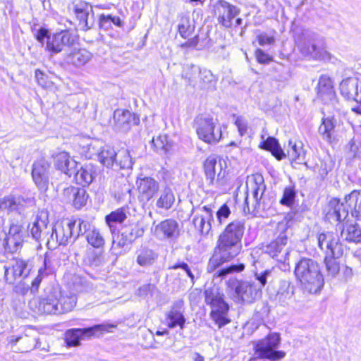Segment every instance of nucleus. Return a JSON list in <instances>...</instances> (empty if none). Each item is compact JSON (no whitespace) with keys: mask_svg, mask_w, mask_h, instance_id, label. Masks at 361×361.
Returning <instances> with one entry per match:
<instances>
[{"mask_svg":"<svg viewBox=\"0 0 361 361\" xmlns=\"http://www.w3.org/2000/svg\"><path fill=\"white\" fill-rule=\"evenodd\" d=\"M245 231V224L241 221L230 223L219 235L215 252L210 258L207 271H214L224 262H228L236 257L241 251V239Z\"/></svg>","mask_w":361,"mask_h":361,"instance_id":"f257e3e1","label":"nucleus"},{"mask_svg":"<svg viewBox=\"0 0 361 361\" xmlns=\"http://www.w3.org/2000/svg\"><path fill=\"white\" fill-rule=\"evenodd\" d=\"M345 202L339 199L332 198L327 206L326 214L329 221L341 222L350 212L352 216L361 221V194L359 190H353L345 197Z\"/></svg>","mask_w":361,"mask_h":361,"instance_id":"f03ea898","label":"nucleus"},{"mask_svg":"<svg viewBox=\"0 0 361 361\" xmlns=\"http://www.w3.org/2000/svg\"><path fill=\"white\" fill-rule=\"evenodd\" d=\"M303 288L310 293H317L324 286V278L319 264L310 258H302L294 271Z\"/></svg>","mask_w":361,"mask_h":361,"instance_id":"7ed1b4c3","label":"nucleus"},{"mask_svg":"<svg viewBox=\"0 0 361 361\" xmlns=\"http://www.w3.org/2000/svg\"><path fill=\"white\" fill-rule=\"evenodd\" d=\"M204 302L212 310L210 317L219 328L226 325L230 319L226 317L228 305L224 300V295L216 285L206 287L204 291Z\"/></svg>","mask_w":361,"mask_h":361,"instance_id":"20e7f679","label":"nucleus"},{"mask_svg":"<svg viewBox=\"0 0 361 361\" xmlns=\"http://www.w3.org/2000/svg\"><path fill=\"white\" fill-rule=\"evenodd\" d=\"M178 32L183 38H188L186 45L201 50L209 46L208 30L202 24H179Z\"/></svg>","mask_w":361,"mask_h":361,"instance_id":"39448f33","label":"nucleus"},{"mask_svg":"<svg viewBox=\"0 0 361 361\" xmlns=\"http://www.w3.org/2000/svg\"><path fill=\"white\" fill-rule=\"evenodd\" d=\"M287 229L288 222L286 221L279 222L277 226V231L280 232L279 235L264 248V252L272 258L284 264L288 261L289 258V250L285 247L288 241Z\"/></svg>","mask_w":361,"mask_h":361,"instance_id":"423d86ee","label":"nucleus"},{"mask_svg":"<svg viewBox=\"0 0 361 361\" xmlns=\"http://www.w3.org/2000/svg\"><path fill=\"white\" fill-rule=\"evenodd\" d=\"M74 221L71 219H63L56 221L53 226H49L47 233H50L47 238V246L54 249L59 245H66L71 240H73Z\"/></svg>","mask_w":361,"mask_h":361,"instance_id":"0eeeda50","label":"nucleus"},{"mask_svg":"<svg viewBox=\"0 0 361 361\" xmlns=\"http://www.w3.org/2000/svg\"><path fill=\"white\" fill-rule=\"evenodd\" d=\"M195 122L197 136L204 142L216 144L221 138V129L213 118L200 116L196 118Z\"/></svg>","mask_w":361,"mask_h":361,"instance_id":"6e6552de","label":"nucleus"},{"mask_svg":"<svg viewBox=\"0 0 361 361\" xmlns=\"http://www.w3.org/2000/svg\"><path fill=\"white\" fill-rule=\"evenodd\" d=\"M280 341V336L276 333L270 334L259 341L255 346L258 357L270 361H278L283 358L286 356V353L277 350Z\"/></svg>","mask_w":361,"mask_h":361,"instance_id":"1a4fd4ad","label":"nucleus"},{"mask_svg":"<svg viewBox=\"0 0 361 361\" xmlns=\"http://www.w3.org/2000/svg\"><path fill=\"white\" fill-rule=\"evenodd\" d=\"M298 48L305 56L320 60L329 58L323 39L315 34L303 35V38L298 43Z\"/></svg>","mask_w":361,"mask_h":361,"instance_id":"9d476101","label":"nucleus"},{"mask_svg":"<svg viewBox=\"0 0 361 361\" xmlns=\"http://www.w3.org/2000/svg\"><path fill=\"white\" fill-rule=\"evenodd\" d=\"M32 269L30 260L14 257L4 266V278L9 284L21 282L29 276Z\"/></svg>","mask_w":361,"mask_h":361,"instance_id":"9b49d317","label":"nucleus"},{"mask_svg":"<svg viewBox=\"0 0 361 361\" xmlns=\"http://www.w3.org/2000/svg\"><path fill=\"white\" fill-rule=\"evenodd\" d=\"M181 228L179 223L170 218L155 224L151 227L152 235L161 242H175L180 235Z\"/></svg>","mask_w":361,"mask_h":361,"instance_id":"f8f14e48","label":"nucleus"},{"mask_svg":"<svg viewBox=\"0 0 361 361\" xmlns=\"http://www.w3.org/2000/svg\"><path fill=\"white\" fill-rule=\"evenodd\" d=\"M227 286L235 293L238 300L243 302L251 303L260 297L262 290L257 284L251 281H238L235 278H230Z\"/></svg>","mask_w":361,"mask_h":361,"instance_id":"ddd939ff","label":"nucleus"},{"mask_svg":"<svg viewBox=\"0 0 361 361\" xmlns=\"http://www.w3.org/2000/svg\"><path fill=\"white\" fill-rule=\"evenodd\" d=\"M248 191L252 195V207L249 206L250 197L248 194L245 199L243 211L245 213L254 212L257 209L259 205V201L266 190L264 180L263 176L259 173L253 174L249 182L247 183Z\"/></svg>","mask_w":361,"mask_h":361,"instance_id":"4468645a","label":"nucleus"},{"mask_svg":"<svg viewBox=\"0 0 361 361\" xmlns=\"http://www.w3.org/2000/svg\"><path fill=\"white\" fill-rule=\"evenodd\" d=\"M317 244L325 257H341L343 254V245L337 233L323 231L317 235Z\"/></svg>","mask_w":361,"mask_h":361,"instance_id":"2eb2a0df","label":"nucleus"},{"mask_svg":"<svg viewBox=\"0 0 361 361\" xmlns=\"http://www.w3.org/2000/svg\"><path fill=\"white\" fill-rule=\"evenodd\" d=\"M340 92L346 99L357 103L352 111L361 115V75L343 79L340 83Z\"/></svg>","mask_w":361,"mask_h":361,"instance_id":"dca6fc26","label":"nucleus"},{"mask_svg":"<svg viewBox=\"0 0 361 361\" xmlns=\"http://www.w3.org/2000/svg\"><path fill=\"white\" fill-rule=\"evenodd\" d=\"M78 39L75 30H65L54 34L48 38L46 50L53 54L61 52L64 47L73 46Z\"/></svg>","mask_w":361,"mask_h":361,"instance_id":"f3484780","label":"nucleus"},{"mask_svg":"<svg viewBox=\"0 0 361 361\" xmlns=\"http://www.w3.org/2000/svg\"><path fill=\"white\" fill-rule=\"evenodd\" d=\"M114 326L112 324H102L89 328L72 329L66 331V341L68 345L76 346L79 345L81 339L91 336H99Z\"/></svg>","mask_w":361,"mask_h":361,"instance_id":"a211bd4d","label":"nucleus"},{"mask_svg":"<svg viewBox=\"0 0 361 361\" xmlns=\"http://www.w3.org/2000/svg\"><path fill=\"white\" fill-rule=\"evenodd\" d=\"M57 289L53 288L37 299L30 302V307L38 314H59Z\"/></svg>","mask_w":361,"mask_h":361,"instance_id":"6ab92c4d","label":"nucleus"},{"mask_svg":"<svg viewBox=\"0 0 361 361\" xmlns=\"http://www.w3.org/2000/svg\"><path fill=\"white\" fill-rule=\"evenodd\" d=\"M51 164L44 159L34 161L32 169V178L37 187L42 191L48 189L51 178Z\"/></svg>","mask_w":361,"mask_h":361,"instance_id":"aec40b11","label":"nucleus"},{"mask_svg":"<svg viewBox=\"0 0 361 361\" xmlns=\"http://www.w3.org/2000/svg\"><path fill=\"white\" fill-rule=\"evenodd\" d=\"M138 197L142 201L149 202L159 192V182L151 176L140 174L135 181Z\"/></svg>","mask_w":361,"mask_h":361,"instance_id":"412c9836","label":"nucleus"},{"mask_svg":"<svg viewBox=\"0 0 361 361\" xmlns=\"http://www.w3.org/2000/svg\"><path fill=\"white\" fill-rule=\"evenodd\" d=\"M23 243V231L22 226L12 224L10 226L4 246L6 252L13 253L21 249Z\"/></svg>","mask_w":361,"mask_h":361,"instance_id":"4be33fe9","label":"nucleus"},{"mask_svg":"<svg viewBox=\"0 0 361 361\" xmlns=\"http://www.w3.org/2000/svg\"><path fill=\"white\" fill-rule=\"evenodd\" d=\"M114 121L116 130L126 132L133 125H137L140 119L128 110L117 109L114 114Z\"/></svg>","mask_w":361,"mask_h":361,"instance_id":"5701e85b","label":"nucleus"},{"mask_svg":"<svg viewBox=\"0 0 361 361\" xmlns=\"http://www.w3.org/2000/svg\"><path fill=\"white\" fill-rule=\"evenodd\" d=\"M214 221L213 213L210 207H202L192 219V223L196 229L202 235H207L212 229V222Z\"/></svg>","mask_w":361,"mask_h":361,"instance_id":"b1692460","label":"nucleus"},{"mask_svg":"<svg viewBox=\"0 0 361 361\" xmlns=\"http://www.w3.org/2000/svg\"><path fill=\"white\" fill-rule=\"evenodd\" d=\"M8 344L16 353H27L36 347L37 339L27 335L11 336Z\"/></svg>","mask_w":361,"mask_h":361,"instance_id":"393cba45","label":"nucleus"},{"mask_svg":"<svg viewBox=\"0 0 361 361\" xmlns=\"http://www.w3.org/2000/svg\"><path fill=\"white\" fill-rule=\"evenodd\" d=\"M48 215L45 212H42L37 215L35 221L30 228V233L36 240H46L49 237L50 233H47L49 229L48 226Z\"/></svg>","mask_w":361,"mask_h":361,"instance_id":"a878e982","label":"nucleus"},{"mask_svg":"<svg viewBox=\"0 0 361 361\" xmlns=\"http://www.w3.org/2000/svg\"><path fill=\"white\" fill-rule=\"evenodd\" d=\"M215 15L219 23L231 22L239 13V9L226 1H219L215 6Z\"/></svg>","mask_w":361,"mask_h":361,"instance_id":"bb28decb","label":"nucleus"},{"mask_svg":"<svg viewBox=\"0 0 361 361\" xmlns=\"http://www.w3.org/2000/svg\"><path fill=\"white\" fill-rule=\"evenodd\" d=\"M183 302L179 301L174 304L171 310L167 313L166 320L167 326L173 329L179 326L183 329L185 326V318L183 313Z\"/></svg>","mask_w":361,"mask_h":361,"instance_id":"cd10ccee","label":"nucleus"},{"mask_svg":"<svg viewBox=\"0 0 361 361\" xmlns=\"http://www.w3.org/2000/svg\"><path fill=\"white\" fill-rule=\"evenodd\" d=\"M96 176V166L92 164H86L77 170L74 178L77 184L85 187L89 185Z\"/></svg>","mask_w":361,"mask_h":361,"instance_id":"c85d7f7f","label":"nucleus"},{"mask_svg":"<svg viewBox=\"0 0 361 361\" xmlns=\"http://www.w3.org/2000/svg\"><path fill=\"white\" fill-rule=\"evenodd\" d=\"M206 180L209 185H213L215 181V177L217 174L219 178L222 172V164L215 156L209 157L204 161V164Z\"/></svg>","mask_w":361,"mask_h":361,"instance_id":"c756f323","label":"nucleus"},{"mask_svg":"<svg viewBox=\"0 0 361 361\" xmlns=\"http://www.w3.org/2000/svg\"><path fill=\"white\" fill-rule=\"evenodd\" d=\"M77 162L71 158L68 153L61 152L55 157L54 165L56 168L69 177L74 173L73 170L77 166Z\"/></svg>","mask_w":361,"mask_h":361,"instance_id":"7c9ffc66","label":"nucleus"},{"mask_svg":"<svg viewBox=\"0 0 361 361\" xmlns=\"http://www.w3.org/2000/svg\"><path fill=\"white\" fill-rule=\"evenodd\" d=\"M57 303L59 314L71 312L76 305V295L71 293H66L57 289Z\"/></svg>","mask_w":361,"mask_h":361,"instance_id":"2f4dec72","label":"nucleus"},{"mask_svg":"<svg viewBox=\"0 0 361 361\" xmlns=\"http://www.w3.org/2000/svg\"><path fill=\"white\" fill-rule=\"evenodd\" d=\"M158 257L159 254L147 246H141L136 251V262L142 267H149L153 265Z\"/></svg>","mask_w":361,"mask_h":361,"instance_id":"473e14b6","label":"nucleus"},{"mask_svg":"<svg viewBox=\"0 0 361 361\" xmlns=\"http://www.w3.org/2000/svg\"><path fill=\"white\" fill-rule=\"evenodd\" d=\"M294 295V287L290 281L282 280L280 281L279 288L276 294V300L281 305H288Z\"/></svg>","mask_w":361,"mask_h":361,"instance_id":"72a5a7b5","label":"nucleus"},{"mask_svg":"<svg viewBox=\"0 0 361 361\" xmlns=\"http://www.w3.org/2000/svg\"><path fill=\"white\" fill-rule=\"evenodd\" d=\"M337 229L341 230V236L343 239L355 243L361 241V230L357 224H346L345 226L338 224Z\"/></svg>","mask_w":361,"mask_h":361,"instance_id":"f704fd0d","label":"nucleus"},{"mask_svg":"<svg viewBox=\"0 0 361 361\" xmlns=\"http://www.w3.org/2000/svg\"><path fill=\"white\" fill-rule=\"evenodd\" d=\"M24 202V199L20 196L13 195L5 196L0 198V212L18 211L21 209Z\"/></svg>","mask_w":361,"mask_h":361,"instance_id":"c9c22d12","label":"nucleus"},{"mask_svg":"<svg viewBox=\"0 0 361 361\" xmlns=\"http://www.w3.org/2000/svg\"><path fill=\"white\" fill-rule=\"evenodd\" d=\"M92 58V54L85 49H74L67 56V62L75 66H81Z\"/></svg>","mask_w":361,"mask_h":361,"instance_id":"e433bc0d","label":"nucleus"},{"mask_svg":"<svg viewBox=\"0 0 361 361\" xmlns=\"http://www.w3.org/2000/svg\"><path fill=\"white\" fill-rule=\"evenodd\" d=\"M175 202V195L169 187H166L161 192L156 201V207L161 209H170Z\"/></svg>","mask_w":361,"mask_h":361,"instance_id":"4c0bfd02","label":"nucleus"},{"mask_svg":"<svg viewBox=\"0 0 361 361\" xmlns=\"http://www.w3.org/2000/svg\"><path fill=\"white\" fill-rule=\"evenodd\" d=\"M117 154L114 149L110 146H104L98 154L101 164L106 167L113 166L116 159Z\"/></svg>","mask_w":361,"mask_h":361,"instance_id":"58836bf2","label":"nucleus"},{"mask_svg":"<svg viewBox=\"0 0 361 361\" xmlns=\"http://www.w3.org/2000/svg\"><path fill=\"white\" fill-rule=\"evenodd\" d=\"M317 91L318 95L322 98L325 96L331 97L334 93L331 79L326 75H321L317 87Z\"/></svg>","mask_w":361,"mask_h":361,"instance_id":"ea45409f","label":"nucleus"},{"mask_svg":"<svg viewBox=\"0 0 361 361\" xmlns=\"http://www.w3.org/2000/svg\"><path fill=\"white\" fill-rule=\"evenodd\" d=\"M289 149H288V155L293 161L298 164H302L305 159V152L301 142L296 143L291 140L288 142Z\"/></svg>","mask_w":361,"mask_h":361,"instance_id":"a19ab883","label":"nucleus"},{"mask_svg":"<svg viewBox=\"0 0 361 361\" xmlns=\"http://www.w3.org/2000/svg\"><path fill=\"white\" fill-rule=\"evenodd\" d=\"M152 145L156 151L159 154H167L172 147V142L166 135H160L152 139Z\"/></svg>","mask_w":361,"mask_h":361,"instance_id":"79ce46f5","label":"nucleus"},{"mask_svg":"<svg viewBox=\"0 0 361 361\" xmlns=\"http://www.w3.org/2000/svg\"><path fill=\"white\" fill-rule=\"evenodd\" d=\"M335 123L333 118H324L319 128V133L322 135L324 140L330 142L331 135L334 130Z\"/></svg>","mask_w":361,"mask_h":361,"instance_id":"37998d69","label":"nucleus"},{"mask_svg":"<svg viewBox=\"0 0 361 361\" xmlns=\"http://www.w3.org/2000/svg\"><path fill=\"white\" fill-rule=\"evenodd\" d=\"M85 262L91 267H98L105 262L103 252L89 249L86 252Z\"/></svg>","mask_w":361,"mask_h":361,"instance_id":"c03bdc74","label":"nucleus"},{"mask_svg":"<svg viewBox=\"0 0 361 361\" xmlns=\"http://www.w3.org/2000/svg\"><path fill=\"white\" fill-rule=\"evenodd\" d=\"M86 239L90 245L96 248L102 247L104 245V239L102 235L94 227L88 230Z\"/></svg>","mask_w":361,"mask_h":361,"instance_id":"a18cd8bd","label":"nucleus"},{"mask_svg":"<svg viewBox=\"0 0 361 361\" xmlns=\"http://www.w3.org/2000/svg\"><path fill=\"white\" fill-rule=\"evenodd\" d=\"M115 164L118 165L122 169H131L133 161L129 152L127 149L121 150L118 152V159H116Z\"/></svg>","mask_w":361,"mask_h":361,"instance_id":"49530a36","label":"nucleus"},{"mask_svg":"<svg viewBox=\"0 0 361 361\" xmlns=\"http://www.w3.org/2000/svg\"><path fill=\"white\" fill-rule=\"evenodd\" d=\"M296 196V192L295 187L293 185L286 186L284 188L282 198L280 200V203L282 205L291 207L295 201Z\"/></svg>","mask_w":361,"mask_h":361,"instance_id":"de8ad7c7","label":"nucleus"},{"mask_svg":"<svg viewBox=\"0 0 361 361\" xmlns=\"http://www.w3.org/2000/svg\"><path fill=\"white\" fill-rule=\"evenodd\" d=\"M32 32L36 39L41 43L42 45L44 44V40H48L49 37L51 36L49 35L48 29L40 27L39 24H34L32 27Z\"/></svg>","mask_w":361,"mask_h":361,"instance_id":"09e8293b","label":"nucleus"},{"mask_svg":"<svg viewBox=\"0 0 361 361\" xmlns=\"http://www.w3.org/2000/svg\"><path fill=\"white\" fill-rule=\"evenodd\" d=\"M336 257H325L324 264L328 276L335 277L339 272V264L335 260Z\"/></svg>","mask_w":361,"mask_h":361,"instance_id":"8fccbe9b","label":"nucleus"},{"mask_svg":"<svg viewBox=\"0 0 361 361\" xmlns=\"http://www.w3.org/2000/svg\"><path fill=\"white\" fill-rule=\"evenodd\" d=\"M74 221V226L73 227V241L80 235L84 233H87V231L90 228H92L90 225L88 224L87 222L81 221L79 219L78 221L72 220Z\"/></svg>","mask_w":361,"mask_h":361,"instance_id":"3c124183","label":"nucleus"},{"mask_svg":"<svg viewBox=\"0 0 361 361\" xmlns=\"http://www.w3.org/2000/svg\"><path fill=\"white\" fill-rule=\"evenodd\" d=\"M126 218V215L122 209H118L106 216V221L110 228L114 223H122Z\"/></svg>","mask_w":361,"mask_h":361,"instance_id":"603ef678","label":"nucleus"},{"mask_svg":"<svg viewBox=\"0 0 361 361\" xmlns=\"http://www.w3.org/2000/svg\"><path fill=\"white\" fill-rule=\"evenodd\" d=\"M194 74H198V80L202 83H209L214 79L212 72L207 69L200 70L199 67H194L190 69Z\"/></svg>","mask_w":361,"mask_h":361,"instance_id":"864d4df0","label":"nucleus"},{"mask_svg":"<svg viewBox=\"0 0 361 361\" xmlns=\"http://www.w3.org/2000/svg\"><path fill=\"white\" fill-rule=\"evenodd\" d=\"M245 269V265L243 264H231L228 267H225L223 269H221L218 270L215 274L214 276L216 277H225L228 274L233 273V272H240L243 271Z\"/></svg>","mask_w":361,"mask_h":361,"instance_id":"5fc2aeb1","label":"nucleus"},{"mask_svg":"<svg viewBox=\"0 0 361 361\" xmlns=\"http://www.w3.org/2000/svg\"><path fill=\"white\" fill-rule=\"evenodd\" d=\"M50 271H47L46 260H44V267L40 268L38 270V274L35 278V279L32 281L31 290L35 292L38 290L39 284L41 283L42 279L49 274Z\"/></svg>","mask_w":361,"mask_h":361,"instance_id":"6e6d98bb","label":"nucleus"},{"mask_svg":"<svg viewBox=\"0 0 361 361\" xmlns=\"http://www.w3.org/2000/svg\"><path fill=\"white\" fill-rule=\"evenodd\" d=\"M194 67L197 66L194 65H187L184 66L182 73V78H184L186 80V82L190 85L196 84L198 82V74H194L192 71L190 70Z\"/></svg>","mask_w":361,"mask_h":361,"instance_id":"4d7b16f0","label":"nucleus"},{"mask_svg":"<svg viewBox=\"0 0 361 361\" xmlns=\"http://www.w3.org/2000/svg\"><path fill=\"white\" fill-rule=\"evenodd\" d=\"M86 201L87 195L85 190L82 188H78L72 201L73 204L76 209H80L85 204Z\"/></svg>","mask_w":361,"mask_h":361,"instance_id":"13d9d810","label":"nucleus"},{"mask_svg":"<svg viewBox=\"0 0 361 361\" xmlns=\"http://www.w3.org/2000/svg\"><path fill=\"white\" fill-rule=\"evenodd\" d=\"M75 13L80 23H88L90 20V11L87 6L85 7L76 6Z\"/></svg>","mask_w":361,"mask_h":361,"instance_id":"bf43d9fd","label":"nucleus"},{"mask_svg":"<svg viewBox=\"0 0 361 361\" xmlns=\"http://www.w3.org/2000/svg\"><path fill=\"white\" fill-rule=\"evenodd\" d=\"M231 214V210L226 204H223L216 212L218 226L224 224Z\"/></svg>","mask_w":361,"mask_h":361,"instance_id":"052dcab7","label":"nucleus"},{"mask_svg":"<svg viewBox=\"0 0 361 361\" xmlns=\"http://www.w3.org/2000/svg\"><path fill=\"white\" fill-rule=\"evenodd\" d=\"M272 269H266L261 272H256L255 276L256 279L260 283L261 286H264L269 279L272 277Z\"/></svg>","mask_w":361,"mask_h":361,"instance_id":"680f3d73","label":"nucleus"},{"mask_svg":"<svg viewBox=\"0 0 361 361\" xmlns=\"http://www.w3.org/2000/svg\"><path fill=\"white\" fill-rule=\"evenodd\" d=\"M78 188L74 186H69L63 189L62 193V198L66 202H72L75 192Z\"/></svg>","mask_w":361,"mask_h":361,"instance_id":"e2e57ef3","label":"nucleus"},{"mask_svg":"<svg viewBox=\"0 0 361 361\" xmlns=\"http://www.w3.org/2000/svg\"><path fill=\"white\" fill-rule=\"evenodd\" d=\"M255 57L257 62L262 64H267L272 61V57L261 49H256Z\"/></svg>","mask_w":361,"mask_h":361,"instance_id":"0e129e2a","label":"nucleus"},{"mask_svg":"<svg viewBox=\"0 0 361 361\" xmlns=\"http://www.w3.org/2000/svg\"><path fill=\"white\" fill-rule=\"evenodd\" d=\"M155 289V286L151 283L144 284L137 290V294L142 297H147L152 295Z\"/></svg>","mask_w":361,"mask_h":361,"instance_id":"69168bd1","label":"nucleus"},{"mask_svg":"<svg viewBox=\"0 0 361 361\" xmlns=\"http://www.w3.org/2000/svg\"><path fill=\"white\" fill-rule=\"evenodd\" d=\"M235 124L237 126L240 135L242 136L243 135L247 128V123L240 116L236 117L235 120Z\"/></svg>","mask_w":361,"mask_h":361,"instance_id":"338daca9","label":"nucleus"},{"mask_svg":"<svg viewBox=\"0 0 361 361\" xmlns=\"http://www.w3.org/2000/svg\"><path fill=\"white\" fill-rule=\"evenodd\" d=\"M143 233V231L135 227L130 230L129 234H126V241L129 243L133 242L136 238L141 236Z\"/></svg>","mask_w":361,"mask_h":361,"instance_id":"774afa93","label":"nucleus"}]
</instances>
